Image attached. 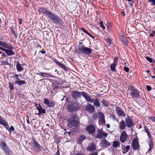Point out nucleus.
<instances>
[{"label":"nucleus","mask_w":155,"mask_h":155,"mask_svg":"<svg viewBox=\"0 0 155 155\" xmlns=\"http://www.w3.org/2000/svg\"><path fill=\"white\" fill-rule=\"evenodd\" d=\"M54 61L55 62L56 64L60 66V68H62V69H63L65 71H66L68 70L67 68L66 67V66L64 65L63 64L61 63L60 62L58 61L57 60L55 61Z\"/></svg>","instance_id":"obj_19"},{"label":"nucleus","mask_w":155,"mask_h":155,"mask_svg":"<svg viewBox=\"0 0 155 155\" xmlns=\"http://www.w3.org/2000/svg\"><path fill=\"white\" fill-rule=\"evenodd\" d=\"M65 99V100H66V101H67V102L69 100H68V97H67L65 96H63V98H62L61 99V101H62L64 100Z\"/></svg>","instance_id":"obj_45"},{"label":"nucleus","mask_w":155,"mask_h":155,"mask_svg":"<svg viewBox=\"0 0 155 155\" xmlns=\"http://www.w3.org/2000/svg\"><path fill=\"white\" fill-rule=\"evenodd\" d=\"M86 138V137L85 136L82 135L81 136V138L83 140L85 139Z\"/></svg>","instance_id":"obj_56"},{"label":"nucleus","mask_w":155,"mask_h":155,"mask_svg":"<svg viewBox=\"0 0 155 155\" xmlns=\"http://www.w3.org/2000/svg\"><path fill=\"white\" fill-rule=\"evenodd\" d=\"M132 146L134 150H137L139 149V144L136 138H134L132 140Z\"/></svg>","instance_id":"obj_12"},{"label":"nucleus","mask_w":155,"mask_h":155,"mask_svg":"<svg viewBox=\"0 0 155 155\" xmlns=\"http://www.w3.org/2000/svg\"><path fill=\"white\" fill-rule=\"evenodd\" d=\"M118 58L117 57H115L113 63H114L115 64H117V62L118 61Z\"/></svg>","instance_id":"obj_50"},{"label":"nucleus","mask_w":155,"mask_h":155,"mask_svg":"<svg viewBox=\"0 0 155 155\" xmlns=\"http://www.w3.org/2000/svg\"><path fill=\"white\" fill-rule=\"evenodd\" d=\"M76 107H68L67 109V110L68 112H74L77 110Z\"/></svg>","instance_id":"obj_28"},{"label":"nucleus","mask_w":155,"mask_h":155,"mask_svg":"<svg viewBox=\"0 0 155 155\" xmlns=\"http://www.w3.org/2000/svg\"><path fill=\"white\" fill-rule=\"evenodd\" d=\"M40 52L42 53V54H45L46 53V51H40Z\"/></svg>","instance_id":"obj_57"},{"label":"nucleus","mask_w":155,"mask_h":155,"mask_svg":"<svg viewBox=\"0 0 155 155\" xmlns=\"http://www.w3.org/2000/svg\"><path fill=\"white\" fill-rule=\"evenodd\" d=\"M146 87L147 90L148 91H149L151 90V88L150 86L148 85H147L146 86Z\"/></svg>","instance_id":"obj_49"},{"label":"nucleus","mask_w":155,"mask_h":155,"mask_svg":"<svg viewBox=\"0 0 155 155\" xmlns=\"http://www.w3.org/2000/svg\"><path fill=\"white\" fill-rule=\"evenodd\" d=\"M107 136V133H105L101 130H98L97 134L95 137L97 138L102 139L105 138Z\"/></svg>","instance_id":"obj_7"},{"label":"nucleus","mask_w":155,"mask_h":155,"mask_svg":"<svg viewBox=\"0 0 155 155\" xmlns=\"http://www.w3.org/2000/svg\"><path fill=\"white\" fill-rule=\"evenodd\" d=\"M68 126L70 128H74L79 126V120L76 115H74L68 120Z\"/></svg>","instance_id":"obj_2"},{"label":"nucleus","mask_w":155,"mask_h":155,"mask_svg":"<svg viewBox=\"0 0 155 155\" xmlns=\"http://www.w3.org/2000/svg\"><path fill=\"white\" fill-rule=\"evenodd\" d=\"M129 89L130 91V95L134 98H137L140 96L139 91L132 86H130Z\"/></svg>","instance_id":"obj_5"},{"label":"nucleus","mask_w":155,"mask_h":155,"mask_svg":"<svg viewBox=\"0 0 155 155\" xmlns=\"http://www.w3.org/2000/svg\"><path fill=\"white\" fill-rule=\"evenodd\" d=\"M0 146L5 153L7 155H10L12 153V151L7 146L6 143L4 141H1L0 143Z\"/></svg>","instance_id":"obj_3"},{"label":"nucleus","mask_w":155,"mask_h":155,"mask_svg":"<svg viewBox=\"0 0 155 155\" xmlns=\"http://www.w3.org/2000/svg\"><path fill=\"white\" fill-rule=\"evenodd\" d=\"M146 58L147 60L149 62L151 63L152 62L153 59L152 58H150L148 57H147Z\"/></svg>","instance_id":"obj_43"},{"label":"nucleus","mask_w":155,"mask_h":155,"mask_svg":"<svg viewBox=\"0 0 155 155\" xmlns=\"http://www.w3.org/2000/svg\"><path fill=\"white\" fill-rule=\"evenodd\" d=\"M122 41L124 43L125 45H127L128 43L126 40V39L124 40L123 41Z\"/></svg>","instance_id":"obj_53"},{"label":"nucleus","mask_w":155,"mask_h":155,"mask_svg":"<svg viewBox=\"0 0 155 155\" xmlns=\"http://www.w3.org/2000/svg\"><path fill=\"white\" fill-rule=\"evenodd\" d=\"M0 45L3 46L5 48H8V45L4 42L0 41Z\"/></svg>","instance_id":"obj_33"},{"label":"nucleus","mask_w":155,"mask_h":155,"mask_svg":"<svg viewBox=\"0 0 155 155\" xmlns=\"http://www.w3.org/2000/svg\"><path fill=\"white\" fill-rule=\"evenodd\" d=\"M9 89L10 90H13L14 88V87L13 86V84L11 82H9Z\"/></svg>","instance_id":"obj_39"},{"label":"nucleus","mask_w":155,"mask_h":155,"mask_svg":"<svg viewBox=\"0 0 155 155\" xmlns=\"http://www.w3.org/2000/svg\"><path fill=\"white\" fill-rule=\"evenodd\" d=\"M18 20L19 21V24L20 25H21V22H22V20L21 18H18Z\"/></svg>","instance_id":"obj_55"},{"label":"nucleus","mask_w":155,"mask_h":155,"mask_svg":"<svg viewBox=\"0 0 155 155\" xmlns=\"http://www.w3.org/2000/svg\"><path fill=\"white\" fill-rule=\"evenodd\" d=\"M97 155V153L96 152H95L94 153H91V154H90L89 155Z\"/></svg>","instance_id":"obj_54"},{"label":"nucleus","mask_w":155,"mask_h":155,"mask_svg":"<svg viewBox=\"0 0 155 155\" xmlns=\"http://www.w3.org/2000/svg\"><path fill=\"white\" fill-rule=\"evenodd\" d=\"M116 110L118 115L122 116H125L124 112L119 108V107H117Z\"/></svg>","instance_id":"obj_22"},{"label":"nucleus","mask_w":155,"mask_h":155,"mask_svg":"<svg viewBox=\"0 0 155 155\" xmlns=\"http://www.w3.org/2000/svg\"><path fill=\"white\" fill-rule=\"evenodd\" d=\"M145 131L147 133V134L149 138L151 139L150 138V137H151V134H150V132L146 128L145 129Z\"/></svg>","instance_id":"obj_42"},{"label":"nucleus","mask_w":155,"mask_h":155,"mask_svg":"<svg viewBox=\"0 0 155 155\" xmlns=\"http://www.w3.org/2000/svg\"><path fill=\"white\" fill-rule=\"evenodd\" d=\"M93 101H93V102L95 106H96L97 107L100 106V104L98 99H96V100L94 99Z\"/></svg>","instance_id":"obj_31"},{"label":"nucleus","mask_w":155,"mask_h":155,"mask_svg":"<svg viewBox=\"0 0 155 155\" xmlns=\"http://www.w3.org/2000/svg\"><path fill=\"white\" fill-rule=\"evenodd\" d=\"M119 127L120 129L124 130L125 128V124L124 121L122 120L120 123Z\"/></svg>","instance_id":"obj_24"},{"label":"nucleus","mask_w":155,"mask_h":155,"mask_svg":"<svg viewBox=\"0 0 155 155\" xmlns=\"http://www.w3.org/2000/svg\"><path fill=\"white\" fill-rule=\"evenodd\" d=\"M125 122L126 126L129 127H131L133 124L132 119L129 117H126L125 118Z\"/></svg>","instance_id":"obj_15"},{"label":"nucleus","mask_w":155,"mask_h":155,"mask_svg":"<svg viewBox=\"0 0 155 155\" xmlns=\"http://www.w3.org/2000/svg\"><path fill=\"white\" fill-rule=\"evenodd\" d=\"M2 65H8L9 64L8 62L7 59H6V60L3 61L2 62Z\"/></svg>","instance_id":"obj_41"},{"label":"nucleus","mask_w":155,"mask_h":155,"mask_svg":"<svg viewBox=\"0 0 155 155\" xmlns=\"http://www.w3.org/2000/svg\"><path fill=\"white\" fill-rule=\"evenodd\" d=\"M1 54H2V56H4V57H6V55L5 53L2 52V53Z\"/></svg>","instance_id":"obj_60"},{"label":"nucleus","mask_w":155,"mask_h":155,"mask_svg":"<svg viewBox=\"0 0 155 155\" xmlns=\"http://www.w3.org/2000/svg\"><path fill=\"white\" fill-rule=\"evenodd\" d=\"M12 33V34L14 35L15 37L16 38L18 37L17 34L16 33L15 30L12 29L11 30Z\"/></svg>","instance_id":"obj_38"},{"label":"nucleus","mask_w":155,"mask_h":155,"mask_svg":"<svg viewBox=\"0 0 155 155\" xmlns=\"http://www.w3.org/2000/svg\"><path fill=\"white\" fill-rule=\"evenodd\" d=\"M99 25L100 27H101L103 29H105V26L103 25V22L101 21L99 23Z\"/></svg>","instance_id":"obj_40"},{"label":"nucleus","mask_w":155,"mask_h":155,"mask_svg":"<svg viewBox=\"0 0 155 155\" xmlns=\"http://www.w3.org/2000/svg\"><path fill=\"white\" fill-rule=\"evenodd\" d=\"M28 119H29V118H28ZM26 120H27V122L28 123V124H30V122L29 121L28 119H27Z\"/></svg>","instance_id":"obj_62"},{"label":"nucleus","mask_w":155,"mask_h":155,"mask_svg":"<svg viewBox=\"0 0 155 155\" xmlns=\"http://www.w3.org/2000/svg\"><path fill=\"white\" fill-rule=\"evenodd\" d=\"M87 130L89 133L93 134L95 131L94 127L93 125H91L87 127Z\"/></svg>","instance_id":"obj_17"},{"label":"nucleus","mask_w":155,"mask_h":155,"mask_svg":"<svg viewBox=\"0 0 155 155\" xmlns=\"http://www.w3.org/2000/svg\"><path fill=\"white\" fill-rule=\"evenodd\" d=\"M148 143L149 146L148 151L150 152L153 149V141L151 139H150L148 141Z\"/></svg>","instance_id":"obj_20"},{"label":"nucleus","mask_w":155,"mask_h":155,"mask_svg":"<svg viewBox=\"0 0 155 155\" xmlns=\"http://www.w3.org/2000/svg\"><path fill=\"white\" fill-rule=\"evenodd\" d=\"M82 95L87 101L89 102L92 103L94 101V99L91 98V96L88 94L84 91H82Z\"/></svg>","instance_id":"obj_11"},{"label":"nucleus","mask_w":155,"mask_h":155,"mask_svg":"<svg viewBox=\"0 0 155 155\" xmlns=\"http://www.w3.org/2000/svg\"><path fill=\"white\" fill-rule=\"evenodd\" d=\"M124 69L125 71L127 72H128L129 71V68L126 67V66L124 67Z\"/></svg>","instance_id":"obj_51"},{"label":"nucleus","mask_w":155,"mask_h":155,"mask_svg":"<svg viewBox=\"0 0 155 155\" xmlns=\"http://www.w3.org/2000/svg\"><path fill=\"white\" fill-rule=\"evenodd\" d=\"M36 108L38 111V115L41 114H44L45 113V110L42 108V107H36Z\"/></svg>","instance_id":"obj_23"},{"label":"nucleus","mask_w":155,"mask_h":155,"mask_svg":"<svg viewBox=\"0 0 155 155\" xmlns=\"http://www.w3.org/2000/svg\"><path fill=\"white\" fill-rule=\"evenodd\" d=\"M5 49V48H3L2 47H0V50L4 51Z\"/></svg>","instance_id":"obj_58"},{"label":"nucleus","mask_w":155,"mask_h":155,"mask_svg":"<svg viewBox=\"0 0 155 155\" xmlns=\"http://www.w3.org/2000/svg\"><path fill=\"white\" fill-rule=\"evenodd\" d=\"M8 48H6L5 49L4 52H5L6 54L8 56H12L14 55L15 54V52L12 51L14 49V47L11 45H8Z\"/></svg>","instance_id":"obj_6"},{"label":"nucleus","mask_w":155,"mask_h":155,"mask_svg":"<svg viewBox=\"0 0 155 155\" xmlns=\"http://www.w3.org/2000/svg\"><path fill=\"white\" fill-rule=\"evenodd\" d=\"M39 73L40 74H38L42 76V77H54V76L48 73H42L41 72Z\"/></svg>","instance_id":"obj_21"},{"label":"nucleus","mask_w":155,"mask_h":155,"mask_svg":"<svg viewBox=\"0 0 155 155\" xmlns=\"http://www.w3.org/2000/svg\"><path fill=\"white\" fill-rule=\"evenodd\" d=\"M120 40L122 41L125 39V37L123 35H121L120 36Z\"/></svg>","instance_id":"obj_47"},{"label":"nucleus","mask_w":155,"mask_h":155,"mask_svg":"<svg viewBox=\"0 0 155 155\" xmlns=\"http://www.w3.org/2000/svg\"><path fill=\"white\" fill-rule=\"evenodd\" d=\"M148 1L152 3L151 4V5H155V0H149Z\"/></svg>","instance_id":"obj_44"},{"label":"nucleus","mask_w":155,"mask_h":155,"mask_svg":"<svg viewBox=\"0 0 155 155\" xmlns=\"http://www.w3.org/2000/svg\"><path fill=\"white\" fill-rule=\"evenodd\" d=\"M98 117L103 124H105L106 121L105 120L104 116L103 113L99 112L98 113Z\"/></svg>","instance_id":"obj_16"},{"label":"nucleus","mask_w":155,"mask_h":155,"mask_svg":"<svg viewBox=\"0 0 155 155\" xmlns=\"http://www.w3.org/2000/svg\"><path fill=\"white\" fill-rule=\"evenodd\" d=\"M31 143L34 145L35 147H36L38 149H39L40 148V145L35 140H33Z\"/></svg>","instance_id":"obj_25"},{"label":"nucleus","mask_w":155,"mask_h":155,"mask_svg":"<svg viewBox=\"0 0 155 155\" xmlns=\"http://www.w3.org/2000/svg\"><path fill=\"white\" fill-rule=\"evenodd\" d=\"M54 155H60V153L59 150H58Z\"/></svg>","instance_id":"obj_59"},{"label":"nucleus","mask_w":155,"mask_h":155,"mask_svg":"<svg viewBox=\"0 0 155 155\" xmlns=\"http://www.w3.org/2000/svg\"><path fill=\"white\" fill-rule=\"evenodd\" d=\"M5 122L3 118L0 115V124L3 125Z\"/></svg>","instance_id":"obj_36"},{"label":"nucleus","mask_w":155,"mask_h":155,"mask_svg":"<svg viewBox=\"0 0 155 155\" xmlns=\"http://www.w3.org/2000/svg\"><path fill=\"white\" fill-rule=\"evenodd\" d=\"M52 87L54 89H57L59 87V83L57 81L54 82L52 83Z\"/></svg>","instance_id":"obj_27"},{"label":"nucleus","mask_w":155,"mask_h":155,"mask_svg":"<svg viewBox=\"0 0 155 155\" xmlns=\"http://www.w3.org/2000/svg\"><path fill=\"white\" fill-rule=\"evenodd\" d=\"M82 93V91L79 92L76 91L72 92L71 94L74 99L76 100L78 98H80L81 97Z\"/></svg>","instance_id":"obj_10"},{"label":"nucleus","mask_w":155,"mask_h":155,"mask_svg":"<svg viewBox=\"0 0 155 155\" xmlns=\"http://www.w3.org/2000/svg\"><path fill=\"white\" fill-rule=\"evenodd\" d=\"M99 145L101 147L104 148H105L110 146L111 144L110 142L104 139L101 141Z\"/></svg>","instance_id":"obj_8"},{"label":"nucleus","mask_w":155,"mask_h":155,"mask_svg":"<svg viewBox=\"0 0 155 155\" xmlns=\"http://www.w3.org/2000/svg\"><path fill=\"white\" fill-rule=\"evenodd\" d=\"M38 11L40 13L45 14L47 15L52 22L56 24H60L61 21V18L56 14L51 12L50 10L45 8H40L38 9Z\"/></svg>","instance_id":"obj_1"},{"label":"nucleus","mask_w":155,"mask_h":155,"mask_svg":"<svg viewBox=\"0 0 155 155\" xmlns=\"http://www.w3.org/2000/svg\"><path fill=\"white\" fill-rule=\"evenodd\" d=\"M97 118V114H94L93 116V119L94 120L96 119Z\"/></svg>","instance_id":"obj_52"},{"label":"nucleus","mask_w":155,"mask_h":155,"mask_svg":"<svg viewBox=\"0 0 155 155\" xmlns=\"http://www.w3.org/2000/svg\"><path fill=\"white\" fill-rule=\"evenodd\" d=\"M130 146L129 145H127L126 147H125V148L126 149V152H128L130 149Z\"/></svg>","instance_id":"obj_46"},{"label":"nucleus","mask_w":155,"mask_h":155,"mask_svg":"<svg viewBox=\"0 0 155 155\" xmlns=\"http://www.w3.org/2000/svg\"><path fill=\"white\" fill-rule=\"evenodd\" d=\"M120 146V143L118 141H114L113 142V146L114 147L117 148L119 147Z\"/></svg>","instance_id":"obj_26"},{"label":"nucleus","mask_w":155,"mask_h":155,"mask_svg":"<svg viewBox=\"0 0 155 155\" xmlns=\"http://www.w3.org/2000/svg\"><path fill=\"white\" fill-rule=\"evenodd\" d=\"M15 83L20 86L26 84V82L25 81H16Z\"/></svg>","instance_id":"obj_30"},{"label":"nucleus","mask_w":155,"mask_h":155,"mask_svg":"<svg viewBox=\"0 0 155 155\" xmlns=\"http://www.w3.org/2000/svg\"><path fill=\"white\" fill-rule=\"evenodd\" d=\"M59 83V84L61 85L63 84V82L62 81H60L59 82H58Z\"/></svg>","instance_id":"obj_63"},{"label":"nucleus","mask_w":155,"mask_h":155,"mask_svg":"<svg viewBox=\"0 0 155 155\" xmlns=\"http://www.w3.org/2000/svg\"><path fill=\"white\" fill-rule=\"evenodd\" d=\"M102 102L103 105L105 107H107L108 106L110 105L108 102L106 100H103L102 101Z\"/></svg>","instance_id":"obj_34"},{"label":"nucleus","mask_w":155,"mask_h":155,"mask_svg":"<svg viewBox=\"0 0 155 155\" xmlns=\"http://www.w3.org/2000/svg\"><path fill=\"white\" fill-rule=\"evenodd\" d=\"M84 32L85 33H86L89 36H90L91 37L93 38H94L93 36L92 35H91L90 33H89L87 31H86V30Z\"/></svg>","instance_id":"obj_48"},{"label":"nucleus","mask_w":155,"mask_h":155,"mask_svg":"<svg viewBox=\"0 0 155 155\" xmlns=\"http://www.w3.org/2000/svg\"><path fill=\"white\" fill-rule=\"evenodd\" d=\"M116 64H115L114 63H113L111 64L110 65V70L112 71H115V68L116 66Z\"/></svg>","instance_id":"obj_32"},{"label":"nucleus","mask_w":155,"mask_h":155,"mask_svg":"<svg viewBox=\"0 0 155 155\" xmlns=\"http://www.w3.org/2000/svg\"><path fill=\"white\" fill-rule=\"evenodd\" d=\"M16 67L17 70L19 71H21L23 70L20 64H17Z\"/></svg>","instance_id":"obj_37"},{"label":"nucleus","mask_w":155,"mask_h":155,"mask_svg":"<svg viewBox=\"0 0 155 155\" xmlns=\"http://www.w3.org/2000/svg\"><path fill=\"white\" fill-rule=\"evenodd\" d=\"M95 146H96L94 143H91L89 144L88 147L87 148V149L90 152H93L96 150V148Z\"/></svg>","instance_id":"obj_13"},{"label":"nucleus","mask_w":155,"mask_h":155,"mask_svg":"<svg viewBox=\"0 0 155 155\" xmlns=\"http://www.w3.org/2000/svg\"><path fill=\"white\" fill-rule=\"evenodd\" d=\"M15 77L16 78V79L17 80H19V78L18 77V75L17 74H16L15 75Z\"/></svg>","instance_id":"obj_61"},{"label":"nucleus","mask_w":155,"mask_h":155,"mask_svg":"<svg viewBox=\"0 0 155 155\" xmlns=\"http://www.w3.org/2000/svg\"><path fill=\"white\" fill-rule=\"evenodd\" d=\"M44 102L48 107H53L55 105V102L54 101H49L47 98H45L44 99Z\"/></svg>","instance_id":"obj_14"},{"label":"nucleus","mask_w":155,"mask_h":155,"mask_svg":"<svg viewBox=\"0 0 155 155\" xmlns=\"http://www.w3.org/2000/svg\"><path fill=\"white\" fill-rule=\"evenodd\" d=\"M106 41L107 42V45L108 46H110L111 44V39L109 38H107L106 39Z\"/></svg>","instance_id":"obj_35"},{"label":"nucleus","mask_w":155,"mask_h":155,"mask_svg":"<svg viewBox=\"0 0 155 155\" xmlns=\"http://www.w3.org/2000/svg\"><path fill=\"white\" fill-rule=\"evenodd\" d=\"M128 137V136L125 131H123L121 133L120 139L122 143H124L126 141Z\"/></svg>","instance_id":"obj_9"},{"label":"nucleus","mask_w":155,"mask_h":155,"mask_svg":"<svg viewBox=\"0 0 155 155\" xmlns=\"http://www.w3.org/2000/svg\"><path fill=\"white\" fill-rule=\"evenodd\" d=\"M2 125L4 126L9 132H11L12 131H14V128L13 126H11L10 128L9 127L8 124L6 121Z\"/></svg>","instance_id":"obj_18"},{"label":"nucleus","mask_w":155,"mask_h":155,"mask_svg":"<svg viewBox=\"0 0 155 155\" xmlns=\"http://www.w3.org/2000/svg\"><path fill=\"white\" fill-rule=\"evenodd\" d=\"M106 126L107 128H109L110 127V125L109 124H107Z\"/></svg>","instance_id":"obj_64"},{"label":"nucleus","mask_w":155,"mask_h":155,"mask_svg":"<svg viewBox=\"0 0 155 155\" xmlns=\"http://www.w3.org/2000/svg\"><path fill=\"white\" fill-rule=\"evenodd\" d=\"M86 110L90 113H93L94 111V107H86Z\"/></svg>","instance_id":"obj_29"},{"label":"nucleus","mask_w":155,"mask_h":155,"mask_svg":"<svg viewBox=\"0 0 155 155\" xmlns=\"http://www.w3.org/2000/svg\"><path fill=\"white\" fill-rule=\"evenodd\" d=\"M79 53H82L86 55H90L91 54L92 50L89 48L82 46L79 48Z\"/></svg>","instance_id":"obj_4"}]
</instances>
